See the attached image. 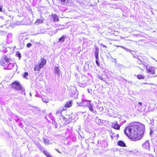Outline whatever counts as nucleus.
Instances as JSON below:
<instances>
[{"label": "nucleus", "mask_w": 157, "mask_h": 157, "mask_svg": "<svg viewBox=\"0 0 157 157\" xmlns=\"http://www.w3.org/2000/svg\"><path fill=\"white\" fill-rule=\"evenodd\" d=\"M145 128L144 124L140 122H134L125 128L124 132L131 140L136 141L143 137Z\"/></svg>", "instance_id": "f257e3e1"}, {"label": "nucleus", "mask_w": 157, "mask_h": 157, "mask_svg": "<svg viewBox=\"0 0 157 157\" xmlns=\"http://www.w3.org/2000/svg\"><path fill=\"white\" fill-rule=\"evenodd\" d=\"M0 64L3 67L4 69L7 70H11L14 66V64L13 63L10 62L7 63H6L4 61H0Z\"/></svg>", "instance_id": "f03ea898"}, {"label": "nucleus", "mask_w": 157, "mask_h": 157, "mask_svg": "<svg viewBox=\"0 0 157 157\" xmlns=\"http://www.w3.org/2000/svg\"><path fill=\"white\" fill-rule=\"evenodd\" d=\"M70 96L75 98H77L78 97V94L76 90L75 86H72L71 90L69 92Z\"/></svg>", "instance_id": "7ed1b4c3"}, {"label": "nucleus", "mask_w": 157, "mask_h": 157, "mask_svg": "<svg viewBox=\"0 0 157 157\" xmlns=\"http://www.w3.org/2000/svg\"><path fill=\"white\" fill-rule=\"evenodd\" d=\"M29 40L28 39H26L25 40H24L23 42V44H21V48H23L25 46V43H27L26 45V47L28 48H30L32 47V44H33L34 41L32 40H31L30 41V42H29Z\"/></svg>", "instance_id": "20e7f679"}, {"label": "nucleus", "mask_w": 157, "mask_h": 157, "mask_svg": "<svg viewBox=\"0 0 157 157\" xmlns=\"http://www.w3.org/2000/svg\"><path fill=\"white\" fill-rule=\"evenodd\" d=\"M11 87L12 88H14L18 90H20V89L22 87L20 82H13L11 85Z\"/></svg>", "instance_id": "39448f33"}, {"label": "nucleus", "mask_w": 157, "mask_h": 157, "mask_svg": "<svg viewBox=\"0 0 157 157\" xmlns=\"http://www.w3.org/2000/svg\"><path fill=\"white\" fill-rule=\"evenodd\" d=\"M147 72L150 75H153L155 74V68L153 67H149L148 66L146 67Z\"/></svg>", "instance_id": "423d86ee"}, {"label": "nucleus", "mask_w": 157, "mask_h": 157, "mask_svg": "<svg viewBox=\"0 0 157 157\" xmlns=\"http://www.w3.org/2000/svg\"><path fill=\"white\" fill-rule=\"evenodd\" d=\"M80 27L78 24L74 25L72 28L71 29V30L72 32H79L80 31Z\"/></svg>", "instance_id": "0eeeda50"}, {"label": "nucleus", "mask_w": 157, "mask_h": 157, "mask_svg": "<svg viewBox=\"0 0 157 157\" xmlns=\"http://www.w3.org/2000/svg\"><path fill=\"white\" fill-rule=\"evenodd\" d=\"M63 111L62 110V108L60 109V110H59L58 111H57L56 113V114L59 116H61V117L65 121L66 123L67 124H69V122L67 121L66 120V118L65 117L63 116L62 115V112Z\"/></svg>", "instance_id": "6e6552de"}, {"label": "nucleus", "mask_w": 157, "mask_h": 157, "mask_svg": "<svg viewBox=\"0 0 157 157\" xmlns=\"http://www.w3.org/2000/svg\"><path fill=\"white\" fill-rule=\"evenodd\" d=\"M142 146L143 147L147 150H150V143L148 140H147L145 142L142 144Z\"/></svg>", "instance_id": "1a4fd4ad"}, {"label": "nucleus", "mask_w": 157, "mask_h": 157, "mask_svg": "<svg viewBox=\"0 0 157 157\" xmlns=\"http://www.w3.org/2000/svg\"><path fill=\"white\" fill-rule=\"evenodd\" d=\"M88 102H89L90 103L91 101L89 100H83L82 101V102H77V104L79 106H85L88 107Z\"/></svg>", "instance_id": "9d476101"}, {"label": "nucleus", "mask_w": 157, "mask_h": 157, "mask_svg": "<svg viewBox=\"0 0 157 157\" xmlns=\"http://www.w3.org/2000/svg\"><path fill=\"white\" fill-rule=\"evenodd\" d=\"M111 127L112 128H114L115 129L119 130L120 128L119 125L117 124V121H114V122H111Z\"/></svg>", "instance_id": "9b49d317"}, {"label": "nucleus", "mask_w": 157, "mask_h": 157, "mask_svg": "<svg viewBox=\"0 0 157 157\" xmlns=\"http://www.w3.org/2000/svg\"><path fill=\"white\" fill-rule=\"evenodd\" d=\"M12 34L11 33H8L7 36V41L9 43H10L13 41Z\"/></svg>", "instance_id": "f8f14e48"}, {"label": "nucleus", "mask_w": 157, "mask_h": 157, "mask_svg": "<svg viewBox=\"0 0 157 157\" xmlns=\"http://www.w3.org/2000/svg\"><path fill=\"white\" fill-rule=\"evenodd\" d=\"M87 104L88 107L90 111L94 114H97V112L93 109L92 105L89 102H88Z\"/></svg>", "instance_id": "ddd939ff"}, {"label": "nucleus", "mask_w": 157, "mask_h": 157, "mask_svg": "<svg viewBox=\"0 0 157 157\" xmlns=\"http://www.w3.org/2000/svg\"><path fill=\"white\" fill-rule=\"evenodd\" d=\"M72 101H67L66 104L65 105L64 107L62 108V110L64 111L67 109V108H69L72 105Z\"/></svg>", "instance_id": "4468645a"}, {"label": "nucleus", "mask_w": 157, "mask_h": 157, "mask_svg": "<svg viewBox=\"0 0 157 157\" xmlns=\"http://www.w3.org/2000/svg\"><path fill=\"white\" fill-rule=\"evenodd\" d=\"M110 136L112 140H117L119 136L118 134L111 133Z\"/></svg>", "instance_id": "2eb2a0df"}, {"label": "nucleus", "mask_w": 157, "mask_h": 157, "mask_svg": "<svg viewBox=\"0 0 157 157\" xmlns=\"http://www.w3.org/2000/svg\"><path fill=\"white\" fill-rule=\"evenodd\" d=\"M108 150V148L107 146L105 147L104 146V147H102V152H100L98 150H95V152H97V151H98V152L99 153V154H103V155H105V153L106 152V151H107Z\"/></svg>", "instance_id": "dca6fc26"}, {"label": "nucleus", "mask_w": 157, "mask_h": 157, "mask_svg": "<svg viewBox=\"0 0 157 157\" xmlns=\"http://www.w3.org/2000/svg\"><path fill=\"white\" fill-rule=\"evenodd\" d=\"M46 60L44 58H41V62L39 64V65L40 67L42 68L46 63Z\"/></svg>", "instance_id": "f3484780"}, {"label": "nucleus", "mask_w": 157, "mask_h": 157, "mask_svg": "<svg viewBox=\"0 0 157 157\" xmlns=\"http://www.w3.org/2000/svg\"><path fill=\"white\" fill-rule=\"evenodd\" d=\"M67 38V36L66 35L62 36L59 39L58 42L61 43H63L65 40V39Z\"/></svg>", "instance_id": "a211bd4d"}, {"label": "nucleus", "mask_w": 157, "mask_h": 157, "mask_svg": "<svg viewBox=\"0 0 157 157\" xmlns=\"http://www.w3.org/2000/svg\"><path fill=\"white\" fill-rule=\"evenodd\" d=\"M99 48L97 47H95L94 55L96 59L98 58L99 53Z\"/></svg>", "instance_id": "6ab92c4d"}, {"label": "nucleus", "mask_w": 157, "mask_h": 157, "mask_svg": "<svg viewBox=\"0 0 157 157\" xmlns=\"http://www.w3.org/2000/svg\"><path fill=\"white\" fill-rule=\"evenodd\" d=\"M44 19L42 17H40L39 19H38L35 23L36 25H39V24L42 23L43 22Z\"/></svg>", "instance_id": "aec40b11"}, {"label": "nucleus", "mask_w": 157, "mask_h": 157, "mask_svg": "<svg viewBox=\"0 0 157 157\" xmlns=\"http://www.w3.org/2000/svg\"><path fill=\"white\" fill-rule=\"evenodd\" d=\"M117 145L121 147H126L125 144L123 141L121 140H119L118 141Z\"/></svg>", "instance_id": "412c9836"}, {"label": "nucleus", "mask_w": 157, "mask_h": 157, "mask_svg": "<svg viewBox=\"0 0 157 157\" xmlns=\"http://www.w3.org/2000/svg\"><path fill=\"white\" fill-rule=\"evenodd\" d=\"M10 59H9L6 56H4L2 57V61H4L6 63H7L10 62Z\"/></svg>", "instance_id": "4be33fe9"}, {"label": "nucleus", "mask_w": 157, "mask_h": 157, "mask_svg": "<svg viewBox=\"0 0 157 157\" xmlns=\"http://www.w3.org/2000/svg\"><path fill=\"white\" fill-rule=\"evenodd\" d=\"M54 73L56 74H57L58 75H60V70L58 67H55L54 69Z\"/></svg>", "instance_id": "5701e85b"}, {"label": "nucleus", "mask_w": 157, "mask_h": 157, "mask_svg": "<svg viewBox=\"0 0 157 157\" xmlns=\"http://www.w3.org/2000/svg\"><path fill=\"white\" fill-rule=\"evenodd\" d=\"M95 121L99 125H101L103 123V121L99 119L98 117H96Z\"/></svg>", "instance_id": "b1692460"}, {"label": "nucleus", "mask_w": 157, "mask_h": 157, "mask_svg": "<svg viewBox=\"0 0 157 157\" xmlns=\"http://www.w3.org/2000/svg\"><path fill=\"white\" fill-rule=\"evenodd\" d=\"M52 17L53 18V20L55 21H58L59 20L57 16L56 15H52Z\"/></svg>", "instance_id": "393cba45"}, {"label": "nucleus", "mask_w": 157, "mask_h": 157, "mask_svg": "<svg viewBox=\"0 0 157 157\" xmlns=\"http://www.w3.org/2000/svg\"><path fill=\"white\" fill-rule=\"evenodd\" d=\"M41 68H42L40 67L39 65H36L34 68V70L35 71H39L40 70V69Z\"/></svg>", "instance_id": "a878e982"}, {"label": "nucleus", "mask_w": 157, "mask_h": 157, "mask_svg": "<svg viewBox=\"0 0 157 157\" xmlns=\"http://www.w3.org/2000/svg\"><path fill=\"white\" fill-rule=\"evenodd\" d=\"M96 108L100 111H101L103 110V107L102 106L101 107L100 105H98Z\"/></svg>", "instance_id": "bb28decb"}, {"label": "nucleus", "mask_w": 157, "mask_h": 157, "mask_svg": "<svg viewBox=\"0 0 157 157\" xmlns=\"http://www.w3.org/2000/svg\"><path fill=\"white\" fill-rule=\"evenodd\" d=\"M43 141L46 144L48 145L49 144V141L46 138H44L43 139Z\"/></svg>", "instance_id": "cd10ccee"}, {"label": "nucleus", "mask_w": 157, "mask_h": 157, "mask_svg": "<svg viewBox=\"0 0 157 157\" xmlns=\"http://www.w3.org/2000/svg\"><path fill=\"white\" fill-rule=\"evenodd\" d=\"M78 85L80 87H84L86 86V84L85 82L82 83L80 82L78 83Z\"/></svg>", "instance_id": "c85d7f7f"}, {"label": "nucleus", "mask_w": 157, "mask_h": 157, "mask_svg": "<svg viewBox=\"0 0 157 157\" xmlns=\"http://www.w3.org/2000/svg\"><path fill=\"white\" fill-rule=\"evenodd\" d=\"M44 153L47 157H52L50 155L49 153L47 151H44Z\"/></svg>", "instance_id": "c756f323"}, {"label": "nucleus", "mask_w": 157, "mask_h": 157, "mask_svg": "<svg viewBox=\"0 0 157 157\" xmlns=\"http://www.w3.org/2000/svg\"><path fill=\"white\" fill-rule=\"evenodd\" d=\"M137 77L139 79H143L144 78V76L142 75H138L137 76Z\"/></svg>", "instance_id": "7c9ffc66"}, {"label": "nucleus", "mask_w": 157, "mask_h": 157, "mask_svg": "<svg viewBox=\"0 0 157 157\" xmlns=\"http://www.w3.org/2000/svg\"><path fill=\"white\" fill-rule=\"evenodd\" d=\"M20 90H21V93L22 94H23L24 95H25V89H24L22 87L21 88V89H20Z\"/></svg>", "instance_id": "2f4dec72"}, {"label": "nucleus", "mask_w": 157, "mask_h": 157, "mask_svg": "<svg viewBox=\"0 0 157 157\" xmlns=\"http://www.w3.org/2000/svg\"><path fill=\"white\" fill-rule=\"evenodd\" d=\"M99 59L98 57V58H97V59H96V63L97 65L98 66H100V64H99Z\"/></svg>", "instance_id": "473e14b6"}, {"label": "nucleus", "mask_w": 157, "mask_h": 157, "mask_svg": "<svg viewBox=\"0 0 157 157\" xmlns=\"http://www.w3.org/2000/svg\"><path fill=\"white\" fill-rule=\"evenodd\" d=\"M42 100L44 102L47 103L48 102V100L47 99H46L45 98H42Z\"/></svg>", "instance_id": "72a5a7b5"}, {"label": "nucleus", "mask_w": 157, "mask_h": 157, "mask_svg": "<svg viewBox=\"0 0 157 157\" xmlns=\"http://www.w3.org/2000/svg\"><path fill=\"white\" fill-rule=\"evenodd\" d=\"M28 73L27 72H25L24 73L23 76L24 78H26L28 76Z\"/></svg>", "instance_id": "f704fd0d"}, {"label": "nucleus", "mask_w": 157, "mask_h": 157, "mask_svg": "<svg viewBox=\"0 0 157 157\" xmlns=\"http://www.w3.org/2000/svg\"><path fill=\"white\" fill-rule=\"evenodd\" d=\"M62 4H64L66 2H67L68 0H60Z\"/></svg>", "instance_id": "c9c22d12"}, {"label": "nucleus", "mask_w": 157, "mask_h": 157, "mask_svg": "<svg viewBox=\"0 0 157 157\" xmlns=\"http://www.w3.org/2000/svg\"><path fill=\"white\" fill-rule=\"evenodd\" d=\"M16 54L17 56L19 58V59H20L21 57V55L20 53L19 52L18 53H16Z\"/></svg>", "instance_id": "e433bc0d"}, {"label": "nucleus", "mask_w": 157, "mask_h": 157, "mask_svg": "<svg viewBox=\"0 0 157 157\" xmlns=\"http://www.w3.org/2000/svg\"><path fill=\"white\" fill-rule=\"evenodd\" d=\"M38 147L39 149L40 150H41L42 148V147L40 144L38 146Z\"/></svg>", "instance_id": "4c0bfd02"}, {"label": "nucleus", "mask_w": 157, "mask_h": 157, "mask_svg": "<svg viewBox=\"0 0 157 157\" xmlns=\"http://www.w3.org/2000/svg\"><path fill=\"white\" fill-rule=\"evenodd\" d=\"M98 78L99 79H101V80H102L103 78H102V77L101 76V75H98Z\"/></svg>", "instance_id": "58836bf2"}, {"label": "nucleus", "mask_w": 157, "mask_h": 157, "mask_svg": "<svg viewBox=\"0 0 157 157\" xmlns=\"http://www.w3.org/2000/svg\"><path fill=\"white\" fill-rule=\"evenodd\" d=\"M87 91H88V92L89 93H91V92L92 91V90L91 89H87Z\"/></svg>", "instance_id": "ea45409f"}, {"label": "nucleus", "mask_w": 157, "mask_h": 157, "mask_svg": "<svg viewBox=\"0 0 157 157\" xmlns=\"http://www.w3.org/2000/svg\"><path fill=\"white\" fill-rule=\"evenodd\" d=\"M0 12H2V7L0 5Z\"/></svg>", "instance_id": "a19ab883"}, {"label": "nucleus", "mask_w": 157, "mask_h": 157, "mask_svg": "<svg viewBox=\"0 0 157 157\" xmlns=\"http://www.w3.org/2000/svg\"><path fill=\"white\" fill-rule=\"evenodd\" d=\"M138 104L140 105L141 106L142 105V103L140 102H139L138 103Z\"/></svg>", "instance_id": "79ce46f5"}, {"label": "nucleus", "mask_w": 157, "mask_h": 157, "mask_svg": "<svg viewBox=\"0 0 157 157\" xmlns=\"http://www.w3.org/2000/svg\"><path fill=\"white\" fill-rule=\"evenodd\" d=\"M101 46L102 47H105V48H107V47L106 46H105V45H103V44H101Z\"/></svg>", "instance_id": "37998d69"}, {"label": "nucleus", "mask_w": 157, "mask_h": 157, "mask_svg": "<svg viewBox=\"0 0 157 157\" xmlns=\"http://www.w3.org/2000/svg\"><path fill=\"white\" fill-rule=\"evenodd\" d=\"M48 34L51 36H52L53 35V33L52 32H50V33H49Z\"/></svg>", "instance_id": "c03bdc74"}, {"label": "nucleus", "mask_w": 157, "mask_h": 157, "mask_svg": "<svg viewBox=\"0 0 157 157\" xmlns=\"http://www.w3.org/2000/svg\"><path fill=\"white\" fill-rule=\"evenodd\" d=\"M1 17V18L2 19H3V18H4V17H2V16H1V17Z\"/></svg>", "instance_id": "a18cd8bd"}, {"label": "nucleus", "mask_w": 157, "mask_h": 157, "mask_svg": "<svg viewBox=\"0 0 157 157\" xmlns=\"http://www.w3.org/2000/svg\"><path fill=\"white\" fill-rule=\"evenodd\" d=\"M30 96H31L32 94H31V92H30Z\"/></svg>", "instance_id": "49530a36"}, {"label": "nucleus", "mask_w": 157, "mask_h": 157, "mask_svg": "<svg viewBox=\"0 0 157 157\" xmlns=\"http://www.w3.org/2000/svg\"><path fill=\"white\" fill-rule=\"evenodd\" d=\"M56 150L59 153H60V152L57 150Z\"/></svg>", "instance_id": "de8ad7c7"}, {"label": "nucleus", "mask_w": 157, "mask_h": 157, "mask_svg": "<svg viewBox=\"0 0 157 157\" xmlns=\"http://www.w3.org/2000/svg\"><path fill=\"white\" fill-rule=\"evenodd\" d=\"M21 37H19V39H20H20H21Z\"/></svg>", "instance_id": "09e8293b"}]
</instances>
